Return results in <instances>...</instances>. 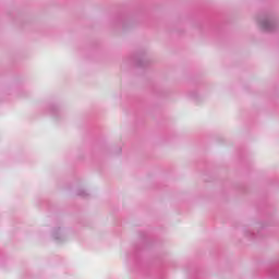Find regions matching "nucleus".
Listing matches in <instances>:
<instances>
[{
  "label": "nucleus",
  "instance_id": "f257e3e1",
  "mask_svg": "<svg viewBox=\"0 0 279 279\" xmlns=\"http://www.w3.org/2000/svg\"><path fill=\"white\" fill-rule=\"evenodd\" d=\"M268 24L266 23V24H263V27L264 28H266V29H268V26H267Z\"/></svg>",
  "mask_w": 279,
  "mask_h": 279
}]
</instances>
